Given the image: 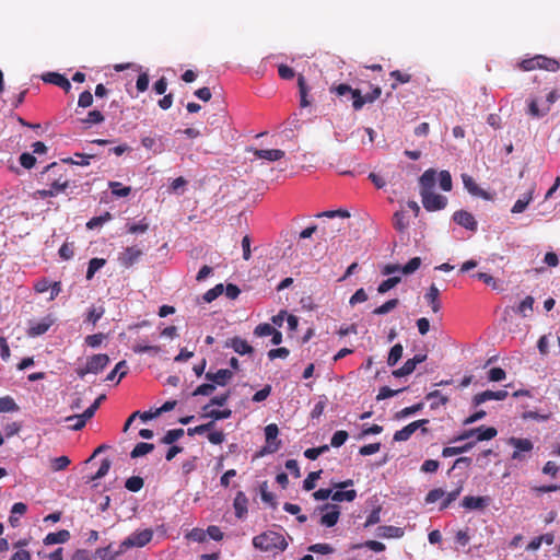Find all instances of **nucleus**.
<instances>
[{
    "mask_svg": "<svg viewBox=\"0 0 560 560\" xmlns=\"http://www.w3.org/2000/svg\"><path fill=\"white\" fill-rule=\"evenodd\" d=\"M43 80L45 82L55 84V85L63 89L66 92H69V90L71 89V84H70L69 80L65 75L57 73V72L46 73L43 77Z\"/></svg>",
    "mask_w": 560,
    "mask_h": 560,
    "instance_id": "19",
    "label": "nucleus"
},
{
    "mask_svg": "<svg viewBox=\"0 0 560 560\" xmlns=\"http://www.w3.org/2000/svg\"><path fill=\"white\" fill-rule=\"evenodd\" d=\"M93 104V95L90 91H84L79 95L78 105L86 108Z\"/></svg>",
    "mask_w": 560,
    "mask_h": 560,
    "instance_id": "63",
    "label": "nucleus"
},
{
    "mask_svg": "<svg viewBox=\"0 0 560 560\" xmlns=\"http://www.w3.org/2000/svg\"><path fill=\"white\" fill-rule=\"evenodd\" d=\"M380 514H381V506L373 509L364 523V527H370L372 525L377 524L381 521Z\"/></svg>",
    "mask_w": 560,
    "mask_h": 560,
    "instance_id": "61",
    "label": "nucleus"
},
{
    "mask_svg": "<svg viewBox=\"0 0 560 560\" xmlns=\"http://www.w3.org/2000/svg\"><path fill=\"white\" fill-rule=\"evenodd\" d=\"M505 371L501 368H492L488 373V378L491 382H500L505 378Z\"/></svg>",
    "mask_w": 560,
    "mask_h": 560,
    "instance_id": "60",
    "label": "nucleus"
},
{
    "mask_svg": "<svg viewBox=\"0 0 560 560\" xmlns=\"http://www.w3.org/2000/svg\"><path fill=\"white\" fill-rule=\"evenodd\" d=\"M224 291V287L222 283H219L217 284L215 287H213L212 289L208 290L205 294H203V300L205 302L207 303H211L212 301H214L218 296H220Z\"/></svg>",
    "mask_w": 560,
    "mask_h": 560,
    "instance_id": "45",
    "label": "nucleus"
},
{
    "mask_svg": "<svg viewBox=\"0 0 560 560\" xmlns=\"http://www.w3.org/2000/svg\"><path fill=\"white\" fill-rule=\"evenodd\" d=\"M355 497H357L355 490H346V491L338 490L335 492L331 491V500L335 502H342V501L351 502L355 499Z\"/></svg>",
    "mask_w": 560,
    "mask_h": 560,
    "instance_id": "32",
    "label": "nucleus"
},
{
    "mask_svg": "<svg viewBox=\"0 0 560 560\" xmlns=\"http://www.w3.org/2000/svg\"><path fill=\"white\" fill-rule=\"evenodd\" d=\"M247 504L248 500L246 494L243 491H238L233 502L236 517H245V515L247 514Z\"/></svg>",
    "mask_w": 560,
    "mask_h": 560,
    "instance_id": "20",
    "label": "nucleus"
},
{
    "mask_svg": "<svg viewBox=\"0 0 560 560\" xmlns=\"http://www.w3.org/2000/svg\"><path fill=\"white\" fill-rule=\"evenodd\" d=\"M205 412H206L205 417L212 418L213 420L228 419L231 417V413H232L230 409H224V410L212 409V410H207Z\"/></svg>",
    "mask_w": 560,
    "mask_h": 560,
    "instance_id": "52",
    "label": "nucleus"
},
{
    "mask_svg": "<svg viewBox=\"0 0 560 560\" xmlns=\"http://www.w3.org/2000/svg\"><path fill=\"white\" fill-rule=\"evenodd\" d=\"M534 186L524 195L523 198H520L513 205L511 212L512 213H522L525 211L529 202L533 200Z\"/></svg>",
    "mask_w": 560,
    "mask_h": 560,
    "instance_id": "26",
    "label": "nucleus"
},
{
    "mask_svg": "<svg viewBox=\"0 0 560 560\" xmlns=\"http://www.w3.org/2000/svg\"><path fill=\"white\" fill-rule=\"evenodd\" d=\"M429 420L422 419L413 421L406 427H404L401 430H398L394 434V441L400 442V441H407L419 428L427 424Z\"/></svg>",
    "mask_w": 560,
    "mask_h": 560,
    "instance_id": "14",
    "label": "nucleus"
},
{
    "mask_svg": "<svg viewBox=\"0 0 560 560\" xmlns=\"http://www.w3.org/2000/svg\"><path fill=\"white\" fill-rule=\"evenodd\" d=\"M205 376L207 381L212 382L214 385L225 386L233 377V372L228 369H221L215 373L207 372Z\"/></svg>",
    "mask_w": 560,
    "mask_h": 560,
    "instance_id": "17",
    "label": "nucleus"
},
{
    "mask_svg": "<svg viewBox=\"0 0 560 560\" xmlns=\"http://www.w3.org/2000/svg\"><path fill=\"white\" fill-rule=\"evenodd\" d=\"M103 315H104L103 307H100V308L93 307L89 311L85 320L95 325L102 318Z\"/></svg>",
    "mask_w": 560,
    "mask_h": 560,
    "instance_id": "58",
    "label": "nucleus"
},
{
    "mask_svg": "<svg viewBox=\"0 0 560 560\" xmlns=\"http://www.w3.org/2000/svg\"><path fill=\"white\" fill-rule=\"evenodd\" d=\"M322 512H325L320 517V525L326 527H332L337 524L340 515L338 505L325 504L320 508Z\"/></svg>",
    "mask_w": 560,
    "mask_h": 560,
    "instance_id": "10",
    "label": "nucleus"
},
{
    "mask_svg": "<svg viewBox=\"0 0 560 560\" xmlns=\"http://www.w3.org/2000/svg\"><path fill=\"white\" fill-rule=\"evenodd\" d=\"M349 434L345 430L336 431L330 440V445L332 447H339L347 441Z\"/></svg>",
    "mask_w": 560,
    "mask_h": 560,
    "instance_id": "50",
    "label": "nucleus"
},
{
    "mask_svg": "<svg viewBox=\"0 0 560 560\" xmlns=\"http://www.w3.org/2000/svg\"><path fill=\"white\" fill-rule=\"evenodd\" d=\"M462 489H463V487L458 486L453 491H451L448 493L445 492V495H444L445 499L442 501L440 510L446 509L453 501H455L457 499V497L459 495V493L462 492Z\"/></svg>",
    "mask_w": 560,
    "mask_h": 560,
    "instance_id": "49",
    "label": "nucleus"
},
{
    "mask_svg": "<svg viewBox=\"0 0 560 560\" xmlns=\"http://www.w3.org/2000/svg\"><path fill=\"white\" fill-rule=\"evenodd\" d=\"M508 397V392L506 390H497V392H493V390H485V392H481V393H478L474 396L472 398V402L475 406H479L488 400H504L505 398Z\"/></svg>",
    "mask_w": 560,
    "mask_h": 560,
    "instance_id": "15",
    "label": "nucleus"
},
{
    "mask_svg": "<svg viewBox=\"0 0 560 560\" xmlns=\"http://www.w3.org/2000/svg\"><path fill=\"white\" fill-rule=\"evenodd\" d=\"M125 550L119 547L118 550L113 551L112 546H107L105 548H100L96 551L97 557L101 560H115L117 556L122 553Z\"/></svg>",
    "mask_w": 560,
    "mask_h": 560,
    "instance_id": "33",
    "label": "nucleus"
},
{
    "mask_svg": "<svg viewBox=\"0 0 560 560\" xmlns=\"http://www.w3.org/2000/svg\"><path fill=\"white\" fill-rule=\"evenodd\" d=\"M106 260L104 258H92L89 261L88 270H86V279L91 280L95 272L98 271L102 267H104Z\"/></svg>",
    "mask_w": 560,
    "mask_h": 560,
    "instance_id": "34",
    "label": "nucleus"
},
{
    "mask_svg": "<svg viewBox=\"0 0 560 560\" xmlns=\"http://www.w3.org/2000/svg\"><path fill=\"white\" fill-rule=\"evenodd\" d=\"M489 497L467 495L462 501V506L466 510H483L490 504Z\"/></svg>",
    "mask_w": 560,
    "mask_h": 560,
    "instance_id": "16",
    "label": "nucleus"
},
{
    "mask_svg": "<svg viewBox=\"0 0 560 560\" xmlns=\"http://www.w3.org/2000/svg\"><path fill=\"white\" fill-rule=\"evenodd\" d=\"M402 390H405V388L392 389L387 386H383L380 388L376 399L377 400L387 399V398L396 396L397 394L401 393Z\"/></svg>",
    "mask_w": 560,
    "mask_h": 560,
    "instance_id": "53",
    "label": "nucleus"
},
{
    "mask_svg": "<svg viewBox=\"0 0 560 560\" xmlns=\"http://www.w3.org/2000/svg\"><path fill=\"white\" fill-rule=\"evenodd\" d=\"M228 346L241 355L252 354L254 352V348L246 340L240 337L232 338Z\"/></svg>",
    "mask_w": 560,
    "mask_h": 560,
    "instance_id": "21",
    "label": "nucleus"
},
{
    "mask_svg": "<svg viewBox=\"0 0 560 560\" xmlns=\"http://www.w3.org/2000/svg\"><path fill=\"white\" fill-rule=\"evenodd\" d=\"M439 296H440V290L438 289V287L432 283L428 290V292L424 294V299L427 300V302L429 303V305L431 306L432 311L434 313H438L441 308V303L439 301Z\"/></svg>",
    "mask_w": 560,
    "mask_h": 560,
    "instance_id": "22",
    "label": "nucleus"
},
{
    "mask_svg": "<svg viewBox=\"0 0 560 560\" xmlns=\"http://www.w3.org/2000/svg\"><path fill=\"white\" fill-rule=\"evenodd\" d=\"M215 390V385L211 383H205L199 386L192 392V396H209Z\"/></svg>",
    "mask_w": 560,
    "mask_h": 560,
    "instance_id": "48",
    "label": "nucleus"
},
{
    "mask_svg": "<svg viewBox=\"0 0 560 560\" xmlns=\"http://www.w3.org/2000/svg\"><path fill=\"white\" fill-rule=\"evenodd\" d=\"M249 151L253 152V154L258 159L272 161V162L279 161L282 158H284V155H285L284 151H282L280 149L259 150V149L252 148V149H249Z\"/></svg>",
    "mask_w": 560,
    "mask_h": 560,
    "instance_id": "18",
    "label": "nucleus"
},
{
    "mask_svg": "<svg viewBox=\"0 0 560 560\" xmlns=\"http://www.w3.org/2000/svg\"><path fill=\"white\" fill-rule=\"evenodd\" d=\"M390 77L394 78L395 81H396V83L392 84V89L393 90H396L398 83L404 84V83L410 82V80H411V75L410 74L404 73V72H401L399 70L392 71L390 72Z\"/></svg>",
    "mask_w": 560,
    "mask_h": 560,
    "instance_id": "47",
    "label": "nucleus"
},
{
    "mask_svg": "<svg viewBox=\"0 0 560 560\" xmlns=\"http://www.w3.org/2000/svg\"><path fill=\"white\" fill-rule=\"evenodd\" d=\"M127 363L126 361H120L116 364V366L114 368V370H112L107 377H106V381H113L116 375L119 373V377H118V382L127 374Z\"/></svg>",
    "mask_w": 560,
    "mask_h": 560,
    "instance_id": "39",
    "label": "nucleus"
},
{
    "mask_svg": "<svg viewBox=\"0 0 560 560\" xmlns=\"http://www.w3.org/2000/svg\"><path fill=\"white\" fill-rule=\"evenodd\" d=\"M273 332V327L268 323L259 324L255 327L254 334L257 337H267Z\"/></svg>",
    "mask_w": 560,
    "mask_h": 560,
    "instance_id": "55",
    "label": "nucleus"
},
{
    "mask_svg": "<svg viewBox=\"0 0 560 560\" xmlns=\"http://www.w3.org/2000/svg\"><path fill=\"white\" fill-rule=\"evenodd\" d=\"M152 537L153 530L150 528H145L140 532H135L120 544V548L124 550L131 547L141 548L145 546L148 542H150Z\"/></svg>",
    "mask_w": 560,
    "mask_h": 560,
    "instance_id": "6",
    "label": "nucleus"
},
{
    "mask_svg": "<svg viewBox=\"0 0 560 560\" xmlns=\"http://www.w3.org/2000/svg\"><path fill=\"white\" fill-rule=\"evenodd\" d=\"M155 445L153 443L139 442L130 451L129 455H147L153 452Z\"/></svg>",
    "mask_w": 560,
    "mask_h": 560,
    "instance_id": "36",
    "label": "nucleus"
},
{
    "mask_svg": "<svg viewBox=\"0 0 560 560\" xmlns=\"http://www.w3.org/2000/svg\"><path fill=\"white\" fill-rule=\"evenodd\" d=\"M279 434V429L277 424L271 423L265 428L266 435V446L259 451L256 455H266L275 453L279 448V442L277 441V436Z\"/></svg>",
    "mask_w": 560,
    "mask_h": 560,
    "instance_id": "7",
    "label": "nucleus"
},
{
    "mask_svg": "<svg viewBox=\"0 0 560 560\" xmlns=\"http://www.w3.org/2000/svg\"><path fill=\"white\" fill-rule=\"evenodd\" d=\"M329 91L331 94H336L339 97H346V100H351L352 107L354 110L362 109V107L366 103H373L382 94V89L380 86H374L370 93L362 95L359 89H352L349 84L346 83L331 85Z\"/></svg>",
    "mask_w": 560,
    "mask_h": 560,
    "instance_id": "2",
    "label": "nucleus"
},
{
    "mask_svg": "<svg viewBox=\"0 0 560 560\" xmlns=\"http://www.w3.org/2000/svg\"><path fill=\"white\" fill-rule=\"evenodd\" d=\"M510 444L515 448L513 455H518V452H530L533 443L528 439L511 438Z\"/></svg>",
    "mask_w": 560,
    "mask_h": 560,
    "instance_id": "28",
    "label": "nucleus"
},
{
    "mask_svg": "<svg viewBox=\"0 0 560 560\" xmlns=\"http://www.w3.org/2000/svg\"><path fill=\"white\" fill-rule=\"evenodd\" d=\"M18 410L19 406L12 397L4 396L0 398V412H12Z\"/></svg>",
    "mask_w": 560,
    "mask_h": 560,
    "instance_id": "40",
    "label": "nucleus"
},
{
    "mask_svg": "<svg viewBox=\"0 0 560 560\" xmlns=\"http://www.w3.org/2000/svg\"><path fill=\"white\" fill-rule=\"evenodd\" d=\"M401 281V278L398 277V276H395V277H390L386 280H384L377 288V292L380 294H384L386 293L387 291H389L390 289H393L394 287H396L399 282Z\"/></svg>",
    "mask_w": 560,
    "mask_h": 560,
    "instance_id": "41",
    "label": "nucleus"
},
{
    "mask_svg": "<svg viewBox=\"0 0 560 560\" xmlns=\"http://www.w3.org/2000/svg\"><path fill=\"white\" fill-rule=\"evenodd\" d=\"M436 175L435 170L429 168L419 178L421 201L423 208L430 212L442 210L447 206V198L433 191Z\"/></svg>",
    "mask_w": 560,
    "mask_h": 560,
    "instance_id": "1",
    "label": "nucleus"
},
{
    "mask_svg": "<svg viewBox=\"0 0 560 560\" xmlns=\"http://www.w3.org/2000/svg\"><path fill=\"white\" fill-rule=\"evenodd\" d=\"M104 115L100 112V110H91L88 113L86 117L81 119V122L86 125V126H91V125H96V124H101L104 121Z\"/></svg>",
    "mask_w": 560,
    "mask_h": 560,
    "instance_id": "38",
    "label": "nucleus"
},
{
    "mask_svg": "<svg viewBox=\"0 0 560 560\" xmlns=\"http://www.w3.org/2000/svg\"><path fill=\"white\" fill-rule=\"evenodd\" d=\"M462 180L466 190L475 197L482 198L485 200H491L492 196L487 190L480 188L475 179L468 174H462Z\"/></svg>",
    "mask_w": 560,
    "mask_h": 560,
    "instance_id": "11",
    "label": "nucleus"
},
{
    "mask_svg": "<svg viewBox=\"0 0 560 560\" xmlns=\"http://www.w3.org/2000/svg\"><path fill=\"white\" fill-rule=\"evenodd\" d=\"M104 339L105 335L102 332L89 335L85 337V343L91 348H97Z\"/></svg>",
    "mask_w": 560,
    "mask_h": 560,
    "instance_id": "56",
    "label": "nucleus"
},
{
    "mask_svg": "<svg viewBox=\"0 0 560 560\" xmlns=\"http://www.w3.org/2000/svg\"><path fill=\"white\" fill-rule=\"evenodd\" d=\"M55 323V318L51 315L45 316L39 322H34L30 324V327L27 329V336L28 337H37L40 335H44L48 331V329L52 326Z\"/></svg>",
    "mask_w": 560,
    "mask_h": 560,
    "instance_id": "13",
    "label": "nucleus"
},
{
    "mask_svg": "<svg viewBox=\"0 0 560 560\" xmlns=\"http://www.w3.org/2000/svg\"><path fill=\"white\" fill-rule=\"evenodd\" d=\"M144 481L139 476L130 477L126 480L125 487L131 492H138L142 489Z\"/></svg>",
    "mask_w": 560,
    "mask_h": 560,
    "instance_id": "42",
    "label": "nucleus"
},
{
    "mask_svg": "<svg viewBox=\"0 0 560 560\" xmlns=\"http://www.w3.org/2000/svg\"><path fill=\"white\" fill-rule=\"evenodd\" d=\"M109 363V357L105 353H98L90 357L86 361L85 372L97 374L102 372Z\"/></svg>",
    "mask_w": 560,
    "mask_h": 560,
    "instance_id": "12",
    "label": "nucleus"
},
{
    "mask_svg": "<svg viewBox=\"0 0 560 560\" xmlns=\"http://www.w3.org/2000/svg\"><path fill=\"white\" fill-rule=\"evenodd\" d=\"M548 110H549V106H547L544 109H540L538 107L536 100H530V102L528 104V114L533 117H537V118L542 117L544 115L547 114Z\"/></svg>",
    "mask_w": 560,
    "mask_h": 560,
    "instance_id": "51",
    "label": "nucleus"
},
{
    "mask_svg": "<svg viewBox=\"0 0 560 560\" xmlns=\"http://www.w3.org/2000/svg\"><path fill=\"white\" fill-rule=\"evenodd\" d=\"M184 429H173L168 430L166 434L160 440V443L171 445L179 438L184 435Z\"/></svg>",
    "mask_w": 560,
    "mask_h": 560,
    "instance_id": "37",
    "label": "nucleus"
},
{
    "mask_svg": "<svg viewBox=\"0 0 560 560\" xmlns=\"http://www.w3.org/2000/svg\"><path fill=\"white\" fill-rule=\"evenodd\" d=\"M453 221L471 232H476L478 229V222L476 221L475 217L465 210L455 211L453 214Z\"/></svg>",
    "mask_w": 560,
    "mask_h": 560,
    "instance_id": "9",
    "label": "nucleus"
},
{
    "mask_svg": "<svg viewBox=\"0 0 560 560\" xmlns=\"http://www.w3.org/2000/svg\"><path fill=\"white\" fill-rule=\"evenodd\" d=\"M298 86L300 93V105L301 107H307L311 104V102L307 98L310 89L306 84L304 75L302 74H299L298 77Z\"/></svg>",
    "mask_w": 560,
    "mask_h": 560,
    "instance_id": "29",
    "label": "nucleus"
},
{
    "mask_svg": "<svg viewBox=\"0 0 560 560\" xmlns=\"http://www.w3.org/2000/svg\"><path fill=\"white\" fill-rule=\"evenodd\" d=\"M393 226L404 233L409 226V220L405 211H396L393 215Z\"/></svg>",
    "mask_w": 560,
    "mask_h": 560,
    "instance_id": "27",
    "label": "nucleus"
},
{
    "mask_svg": "<svg viewBox=\"0 0 560 560\" xmlns=\"http://www.w3.org/2000/svg\"><path fill=\"white\" fill-rule=\"evenodd\" d=\"M70 464L69 457H55L50 462V468L55 471L65 469Z\"/></svg>",
    "mask_w": 560,
    "mask_h": 560,
    "instance_id": "57",
    "label": "nucleus"
},
{
    "mask_svg": "<svg viewBox=\"0 0 560 560\" xmlns=\"http://www.w3.org/2000/svg\"><path fill=\"white\" fill-rule=\"evenodd\" d=\"M69 539H70L69 530L61 529L59 532L49 533L48 535H46V537L44 538V544L47 546L55 545V544H65Z\"/></svg>",
    "mask_w": 560,
    "mask_h": 560,
    "instance_id": "24",
    "label": "nucleus"
},
{
    "mask_svg": "<svg viewBox=\"0 0 560 560\" xmlns=\"http://www.w3.org/2000/svg\"><path fill=\"white\" fill-rule=\"evenodd\" d=\"M108 188L110 189V192L116 198H125L128 197L131 192V187L124 186L119 182H109Z\"/></svg>",
    "mask_w": 560,
    "mask_h": 560,
    "instance_id": "30",
    "label": "nucleus"
},
{
    "mask_svg": "<svg viewBox=\"0 0 560 560\" xmlns=\"http://www.w3.org/2000/svg\"><path fill=\"white\" fill-rule=\"evenodd\" d=\"M421 266V258L413 257L401 268V273L411 275L417 271Z\"/></svg>",
    "mask_w": 560,
    "mask_h": 560,
    "instance_id": "46",
    "label": "nucleus"
},
{
    "mask_svg": "<svg viewBox=\"0 0 560 560\" xmlns=\"http://www.w3.org/2000/svg\"><path fill=\"white\" fill-rule=\"evenodd\" d=\"M537 61L539 63L538 69L556 72L560 69V63L553 58H549L542 55H537Z\"/></svg>",
    "mask_w": 560,
    "mask_h": 560,
    "instance_id": "25",
    "label": "nucleus"
},
{
    "mask_svg": "<svg viewBox=\"0 0 560 560\" xmlns=\"http://www.w3.org/2000/svg\"><path fill=\"white\" fill-rule=\"evenodd\" d=\"M439 184L441 189L444 191H451L453 184H452V176L448 171H441L439 173Z\"/></svg>",
    "mask_w": 560,
    "mask_h": 560,
    "instance_id": "44",
    "label": "nucleus"
},
{
    "mask_svg": "<svg viewBox=\"0 0 560 560\" xmlns=\"http://www.w3.org/2000/svg\"><path fill=\"white\" fill-rule=\"evenodd\" d=\"M537 55L533 58L524 59L520 62V68L523 71H532L538 69Z\"/></svg>",
    "mask_w": 560,
    "mask_h": 560,
    "instance_id": "59",
    "label": "nucleus"
},
{
    "mask_svg": "<svg viewBox=\"0 0 560 560\" xmlns=\"http://www.w3.org/2000/svg\"><path fill=\"white\" fill-rule=\"evenodd\" d=\"M137 417H139L142 421H147V420H150V419H153V418L158 417V413H156V410L154 412H152V411H144V412L135 411L127 419V421H126V423L124 425V432L128 431L129 427L136 420Z\"/></svg>",
    "mask_w": 560,
    "mask_h": 560,
    "instance_id": "31",
    "label": "nucleus"
},
{
    "mask_svg": "<svg viewBox=\"0 0 560 560\" xmlns=\"http://www.w3.org/2000/svg\"><path fill=\"white\" fill-rule=\"evenodd\" d=\"M497 429L492 427H479L477 429H471L465 432L460 440H468V442L460 447H445L442 452V455H457L458 453L466 452L472 444L479 441H488L493 439L497 435Z\"/></svg>",
    "mask_w": 560,
    "mask_h": 560,
    "instance_id": "4",
    "label": "nucleus"
},
{
    "mask_svg": "<svg viewBox=\"0 0 560 560\" xmlns=\"http://www.w3.org/2000/svg\"><path fill=\"white\" fill-rule=\"evenodd\" d=\"M445 495V491L441 488L433 489L429 491V493L425 497L427 503H434L442 499Z\"/></svg>",
    "mask_w": 560,
    "mask_h": 560,
    "instance_id": "64",
    "label": "nucleus"
},
{
    "mask_svg": "<svg viewBox=\"0 0 560 560\" xmlns=\"http://www.w3.org/2000/svg\"><path fill=\"white\" fill-rule=\"evenodd\" d=\"M253 546L261 551H284L288 542L283 535L268 530L253 538Z\"/></svg>",
    "mask_w": 560,
    "mask_h": 560,
    "instance_id": "5",
    "label": "nucleus"
},
{
    "mask_svg": "<svg viewBox=\"0 0 560 560\" xmlns=\"http://www.w3.org/2000/svg\"><path fill=\"white\" fill-rule=\"evenodd\" d=\"M405 532L401 527L386 525L377 528V536L382 538H401Z\"/></svg>",
    "mask_w": 560,
    "mask_h": 560,
    "instance_id": "23",
    "label": "nucleus"
},
{
    "mask_svg": "<svg viewBox=\"0 0 560 560\" xmlns=\"http://www.w3.org/2000/svg\"><path fill=\"white\" fill-rule=\"evenodd\" d=\"M398 304H399V300L398 299L388 300L387 302H385L381 306L376 307L373 311V314H376V315L387 314L390 311H393L394 308H396Z\"/></svg>",
    "mask_w": 560,
    "mask_h": 560,
    "instance_id": "43",
    "label": "nucleus"
},
{
    "mask_svg": "<svg viewBox=\"0 0 560 560\" xmlns=\"http://www.w3.org/2000/svg\"><path fill=\"white\" fill-rule=\"evenodd\" d=\"M143 252L138 246H129L119 254L118 261L120 266L130 268L141 258Z\"/></svg>",
    "mask_w": 560,
    "mask_h": 560,
    "instance_id": "8",
    "label": "nucleus"
},
{
    "mask_svg": "<svg viewBox=\"0 0 560 560\" xmlns=\"http://www.w3.org/2000/svg\"><path fill=\"white\" fill-rule=\"evenodd\" d=\"M402 351H404V348L400 343H396L392 347L389 353H388V358H387V364L389 366H394L397 364V362L401 359L402 357Z\"/></svg>",
    "mask_w": 560,
    "mask_h": 560,
    "instance_id": "35",
    "label": "nucleus"
},
{
    "mask_svg": "<svg viewBox=\"0 0 560 560\" xmlns=\"http://www.w3.org/2000/svg\"><path fill=\"white\" fill-rule=\"evenodd\" d=\"M308 551L320 555H329L334 552V548L329 544H314L311 545Z\"/></svg>",
    "mask_w": 560,
    "mask_h": 560,
    "instance_id": "54",
    "label": "nucleus"
},
{
    "mask_svg": "<svg viewBox=\"0 0 560 560\" xmlns=\"http://www.w3.org/2000/svg\"><path fill=\"white\" fill-rule=\"evenodd\" d=\"M19 160L21 165L27 170L32 168L36 163L35 156L27 152L22 153Z\"/></svg>",
    "mask_w": 560,
    "mask_h": 560,
    "instance_id": "62",
    "label": "nucleus"
},
{
    "mask_svg": "<svg viewBox=\"0 0 560 560\" xmlns=\"http://www.w3.org/2000/svg\"><path fill=\"white\" fill-rule=\"evenodd\" d=\"M39 182L60 194L69 187L67 168L58 162H52L40 172Z\"/></svg>",
    "mask_w": 560,
    "mask_h": 560,
    "instance_id": "3",
    "label": "nucleus"
}]
</instances>
